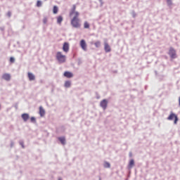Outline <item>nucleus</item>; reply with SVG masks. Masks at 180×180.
I'll return each instance as SVG.
<instances>
[{
  "label": "nucleus",
  "instance_id": "nucleus-1",
  "mask_svg": "<svg viewBox=\"0 0 180 180\" xmlns=\"http://www.w3.org/2000/svg\"><path fill=\"white\" fill-rule=\"evenodd\" d=\"M69 16L71 18L70 24L72 27L79 29L81 27V20H79V12L77 11V6L74 4L70 11Z\"/></svg>",
  "mask_w": 180,
  "mask_h": 180
},
{
  "label": "nucleus",
  "instance_id": "nucleus-2",
  "mask_svg": "<svg viewBox=\"0 0 180 180\" xmlns=\"http://www.w3.org/2000/svg\"><path fill=\"white\" fill-rule=\"evenodd\" d=\"M56 60L58 61V63L63 64V63H65L67 57L65 55H63V53L58 51L56 53Z\"/></svg>",
  "mask_w": 180,
  "mask_h": 180
},
{
  "label": "nucleus",
  "instance_id": "nucleus-3",
  "mask_svg": "<svg viewBox=\"0 0 180 180\" xmlns=\"http://www.w3.org/2000/svg\"><path fill=\"white\" fill-rule=\"evenodd\" d=\"M174 124L178 123V116L175 115L174 112H171L169 117H167V120H174Z\"/></svg>",
  "mask_w": 180,
  "mask_h": 180
},
{
  "label": "nucleus",
  "instance_id": "nucleus-4",
  "mask_svg": "<svg viewBox=\"0 0 180 180\" xmlns=\"http://www.w3.org/2000/svg\"><path fill=\"white\" fill-rule=\"evenodd\" d=\"M169 56L173 59L176 58V51L174 48L170 47L169 50Z\"/></svg>",
  "mask_w": 180,
  "mask_h": 180
},
{
  "label": "nucleus",
  "instance_id": "nucleus-5",
  "mask_svg": "<svg viewBox=\"0 0 180 180\" xmlns=\"http://www.w3.org/2000/svg\"><path fill=\"white\" fill-rule=\"evenodd\" d=\"M63 50L64 53H68V51H70V43L68 42L63 43Z\"/></svg>",
  "mask_w": 180,
  "mask_h": 180
},
{
  "label": "nucleus",
  "instance_id": "nucleus-6",
  "mask_svg": "<svg viewBox=\"0 0 180 180\" xmlns=\"http://www.w3.org/2000/svg\"><path fill=\"white\" fill-rule=\"evenodd\" d=\"M80 46L84 51H86V42L84 39L80 41Z\"/></svg>",
  "mask_w": 180,
  "mask_h": 180
},
{
  "label": "nucleus",
  "instance_id": "nucleus-7",
  "mask_svg": "<svg viewBox=\"0 0 180 180\" xmlns=\"http://www.w3.org/2000/svg\"><path fill=\"white\" fill-rule=\"evenodd\" d=\"M100 105H101V108H103L105 110V109H106V108H108V101H106V99L103 100L101 102Z\"/></svg>",
  "mask_w": 180,
  "mask_h": 180
},
{
  "label": "nucleus",
  "instance_id": "nucleus-8",
  "mask_svg": "<svg viewBox=\"0 0 180 180\" xmlns=\"http://www.w3.org/2000/svg\"><path fill=\"white\" fill-rule=\"evenodd\" d=\"M104 50L105 51V53H110V46H109V44L108 43H105L104 44Z\"/></svg>",
  "mask_w": 180,
  "mask_h": 180
},
{
  "label": "nucleus",
  "instance_id": "nucleus-9",
  "mask_svg": "<svg viewBox=\"0 0 180 180\" xmlns=\"http://www.w3.org/2000/svg\"><path fill=\"white\" fill-rule=\"evenodd\" d=\"M63 75L66 78H72V77H74V74H72V72H68V71L65 72Z\"/></svg>",
  "mask_w": 180,
  "mask_h": 180
},
{
  "label": "nucleus",
  "instance_id": "nucleus-10",
  "mask_svg": "<svg viewBox=\"0 0 180 180\" xmlns=\"http://www.w3.org/2000/svg\"><path fill=\"white\" fill-rule=\"evenodd\" d=\"M39 115L41 117H43L46 115V111L44 110V108H43L42 106L39 107Z\"/></svg>",
  "mask_w": 180,
  "mask_h": 180
},
{
  "label": "nucleus",
  "instance_id": "nucleus-11",
  "mask_svg": "<svg viewBox=\"0 0 180 180\" xmlns=\"http://www.w3.org/2000/svg\"><path fill=\"white\" fill-rule=\"evenodd\" d=\"M22 119L24 120V122H27L29 120V114L27 113H24L21 115Z\"/></svg>",
  "mask_w": 180,
  "mask_h": 180
},
{
  "label": "nucleus",
  "instance_id": "nucleus-12",
  "mask_svg": "<svg viewBox=\"0 0 180 180\" xmlns=\"http://www.w3.org/2000/svg\"><path fill=\"white\" fill-rule=\"evenodd\" d=\"M2 78H3V79H5L6 81H11V75H9L8 73H5L4 75H3Z\"/></svg>",
  "mask_w": 180,
  "mask_h": 180
},
{
  "label": "nucleus",
  "instance_id": "nucleus-13",
  "mask_svg": "<svg viewBox=\"0 0 180 180\" xmlns=\"http://www.w3.org/2000/svg\"><path fill=\"white\" fill-rule=\"evenodd\" d=\"M28 78L30 81H34V79H36L34 75H33V73L32 72H28Z\"/></svg>",
  "mask_w": 180,
  "mask_h": 180
},
{
  "label": "nucleus",
  "instance_id": "nucleus-14",
  "mask_svg": "<svg viewBox=\"0 0 180 180\" xmlns=\"http://www.w3.org/2000/svg\"><path fill=\"white\" fill-rule=\"evenodd\" d=\"M61 22H63V16L59 15L57 17V23H58V25H61Z\"/></svg>",
  "mask_w": 180,
  "mask_h": 180
},
{
  "label": "nucleus",
  "instance_id": "nucleus-15",
  "mask_svg": "<svg viewBox=\"0 0 180 180\" xmlns=\"http://www.w3.org/2000/svg\"><path fill=\"white\" fill-rule=\"evenodd\" d=\"M53 13H54V15L58 13V7H57V6H53Z\"/></svg>",
  "mask_w": 180,
  "mask_h": 180
},
{
  "label": "nucleus",
  "instance_id": "nucleus-16",
  "mask_svg": "<svg viewBox=\"0 0 180 180\" xmlns=\"http://www.w3.org/2000/svg\"><path fill=\"white\" fill-rule=\"evenodd\" d=\"M58 140L60 141L61 144L64 146L65 144V137H59Z\"/></svg>",
  "mask_w": 180,
  "mask_h": 180
},
{
  "label": "nucleus",
  "instance_id": "nucleus-17",
  "mask_svg": "<svg viewBox=\"0 0 180 180\" xmlns=\"http://www.w3.org/2000/svg\"><path fill=\"white\" fill-rule=\"evenodd\" d=\"M134 167V160H131L129 163V168H133Z\"/></svg>",
  "mask_w": 180,
  "mask_h": 180
},
{
  "label": "nucleus",
  "instance_id": "nucleus-18",
  "mask_svg": "<svg viewBox=\"0 0 180 180\" xmlns=\"http://www.w3.org/2000/svg\"><path fill=\"white\" fill-rule=\"evenodd\" d=\"M65 88H70V86H71V82L66 81L65 82Z\"/></svg>",
  "mask_w": 180,
  "mask_h": 180
},
{
  "label": "nucleus",
  "instance_id": "nucleus-19",
  "mask_svg": "<svg viewBox=\"0 0 180 180\" xmlns=\"http://www.w3.org/2000/svg\"><path fill=\"white\" fill-rule=\"evenodd\" d=\"M94 46L95 47H96L97 49L101 47V41H97L94 43Z\"/></svg>",
  "mask_w": 180,
  "mask_h": 180
},
{
  "label": "nucleus",
  "instance_id": "nucleus-20",
  "mask_svg": "<svg viewBox=\"0 0 180 180\" xmlns=\"http://www.w3.org/2000/svg\"><path fill=\"white\" fill-rule=\"evenodd\" d=\"M84 29H89V23H88V22H84Z\"/></svg>",
  "mask_w": 180,
  "mask_h": 180
},
{
  "label": "nucleus",
  "instance_id": "nucleus-21",
  "mask_svg": "<svg viewBox=\"0 0 180 180\" xmlns=\"http://www.w3.org/2000/svg\"><path fill=\"white\" fill-rule=\"evenodd\" d=\"M104 167L105 168H110V162H105L104 163Z\"/></svg>",
  "mask_w": 180,
  "mask_h": 180
},
{
  "label": "nucleus",
  "instance_id": "nucleus-22",
  "mask_svg": "<svg viewBox=\"0 0 180 180\" xmlns=\"http://www.w3.org/2000/svg\"><path fill=\"white\" fill-rule=\"evenodd\" d=\"M30 120H31L32 123H36V118L34 117H32L30 118Z\"/></svg>",
  "mask_w": 180,
  "mask_h": 180
},
{
  "label": "nucleus",
  "instance_id": "nucleus-23",
  "mask_svg": "<svg viewBox=\"0 0 180 180\" xmlns=\"http://www.w3.org/2000/svg\"><path fill=\"white\" fill-rule=\"evenodd\" d=\"M37 6H38V8H40V6H41V1H37Z\"/></svg>",
  "mask_w": 180,
  "mask_h": 180
},
{
  "label": "nucleus",
  "instance_id": "nucleus-24",
  "mask_svg": "<svg viewBox=\"0 0 180 180\" xmlns=\"http://www.w3.org/2000/svg\"><path fill=\"white\" fill-rule=\"evenodd\" d=\"M10 63H15V58L11 57L10 58Z\"/></svg>",
  "mask_w": 180,
  "mask_h": 180
},
{
  "label": "nucleus",
  "instance_id": "nucleus-25",
  "mask_svg": "<svg viewBox=\"0 0 180 180\" xmlns=\"http://www.w3.org/2000/svg\"><path fill=\"white\" fill-rule=\"evenodd\" d=\"M47 18H44V19H43V23H44L45 25H46V23H47Z\"/></svg>",
  "mask_w": 180,
  "mask_h": 180
},
{
  "label": "nucleus",
  "instance_id": "nucleus-26",
  "mask_svg": "<svg viewBox=\"0 0 180 180\" xmlns=\"http://www.w3.org/2000/svg\"><path fill=\"white\" fill-rule=\"evenodd\" d=\"M167 2L168 4V5H172V0H167Z\"/></svg>",
  "mask_w": 180,
  "mask_h": 180
},
{
  "label": "nucleus",
  "instance_id": "nucleus-27",
  "mask_svg": "<svg viewBox=\"0 0 180 180\" xmlns=\"http://www.w3.org/2000/svg\"><path fill=\"white\" fill-rule=\"evenodd\" d=\"M20 145L22 146V148H25V146H23V143H20Z\"/></svg>",
  "mask_w": 180,
  "mask_h": 180
},
{
  "label": "nucleus",
  "instance_id": "nucleus-28",
  "mask_svg": "<svg viewBox=\"0 0 180 180\" xmlns=\"http://www.w3.org/2000/svg\"><path fill=\"white\" fill-rule=\"evenodd\" d=\"M8 16H11V13H10V12H8Z\"/></svg>",
  "mask_w": 180,
  "mask_h": 180
},
{
  "label": "nucleus",
  "instance_id": "nucleus-29",
  "mask_svg": "<svg viewBox=\"0 0 180 180\" xmlns=\"http://www.w3.org/2000/svg\"><path fill=\"white\" fill-rule=\"evenodd\" d=\"M100 2H102V0H98Z\"/></svg>",
  "mask_w": 180,
  "mask_h": 180
},
{
  "label": "nucleus",
  "instance_id": "nucleus-30",
  "mask_svg": "<svg viewBox=\"0 0 180 180\" xmlns=\"http://www.w3.org/2000/svg\"><path fill=\"white\" fill-rule=\"evenodd\" d=\"M58 180H61V179H59Z\"/></svg>",
  "mask_w": 180,
  "mask_h": 180
}]
</instances>
